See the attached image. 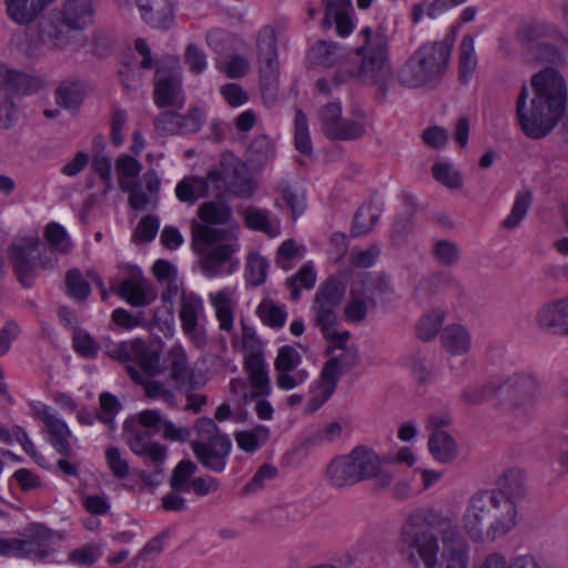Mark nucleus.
<instances>
[{"label": "nucleus", "mask_w": 568, "mask_h": 568, "mask_svg": "<svg viewBox=\"0 0 568 568\" xmlns=\"http://www.w3.org/2000/svg\"><path fill=\"white\" fill-rule=\"evenodd\" d=\"M538 326L554 334H568V297L542 305L537 312Z\"/></svg>", "instance_id": "nucleus-25"}, {"label": "nucleus", "mask_w": 568, "mask_h": 568, "mask_svg": "<svg viewBox=\"0 0 568 568\" xmlns=\"http://www.w3.org/2000/svg\"><path fill=\"white\" fill-rule=\"evenodd\" d=\"M34 416L45 426L49 435L48 442L54 450L63 457H71L73 449L71 445L72 433L67 423L54 414L47 405H40L34 410Z\"/></svg>", "instance_id": "nucleus-22"}, {"label": "nucleus", "mask_w": 568, "mask_h": 568, "mask_svg": "<svg viewBox=\"0 0 568 568\" xmlns=\"http://www.w3.org/2000/svg\"><path fill=\"white\" fill-rule=\"evenodd\" d=\"M55 0H4L8 18L19 24L29 26Z\"/></svg>", "instance_id": "nucleus-27"}, {"label": "nucleus", "mask_w": 568, "mask_h": 568, "mask_svg": "<svg viewBox=\"0 0 568 568\" xmlns=\"http://www.w3.org/2000/svg\"><path fill=\"white\" fill-rule=\"evenodd\" d=\"M459 80L467 83L477 67V55L474 47V38L470 34L463 37L459 45Z\"/></svg>", "instance_id": "nucleus-45"}, {"label": "nucleus", "mask_w": 568, "mask_h": 568, "mask_svg": "<svg viewBox=\"0 0 568 568\" xmlns=\"http://www.w3.org/2000/svg\"><path fill=\"white\" fill-rule=\"evenodd\" d=\"M248 152L252 161L263 164L273 158L274 146L267 135H257L252 141Z\"/></svg>", "instance_id": "nucleus-63"}, {"label": "nucleus", "mask_w": 568, "mask_h": 568, "mask_svg": "<svg viewBox=\"0 0 568 568\" xmlns=\"http://www.w3.org/2000/svg\"><path fill=\"white\" fill-rule=\"evenodd\" d=\"M342 352L338 355L331 357L323 366L322 374L334 379L338 384L341 376L354 368L359 356L355 348H341Z\"/></svg>", "instance_id": "nucleus-38"}, {"label": "nucleus", "mask_w": 568, "mask_h": 568, "mask_svg": "<svg viewBox=\"0 0 568 568\" xmlns=\"http://www.w3.org/2000/svg\"><path fill=\"white\" fill-rule=\"evenodd\" d=\"M224 186V175L217 169H212L205 176L183 178L175 186V195L181 202L194 204L201 197L222 193Z\"/></svg>", "instance_id": "nucleus-17"}, {"label": "nucleus", "mask_w": 568, "mask_h": 568, "mask_svg": "<svg viewBox=\"0 0 568 568\" xmlns=\"http://www.w3.org/2000/svg\"><path fill=\"white\" fill-rule=\"evenodd\" d=\"M428 448L432 456L439 463L447 464L457 456V444L445 430H436L429 436Z\"/></svg>", "instance_id": "nucleus-41"}, {"label": "nucleus", "mask_w": 568, "mask_h": 568, "mask_svg": "<svg viewBox=\"0 0 568 568\" xmlns=\"http://www.w3.org/2000/svg\"><path fill=\"white\" fill-rule=\"evenodd\" d=\"M143 20L152 28L168 30L174 13L171 0H135Z\"/></svg>", "instance_id": "nucleus-28"}, {"label": "nucleus", "mask_w": 568, "mask_h": 568, "mask_svg": "<svg viewBox=\"0 0 568 568\" xmlns=\"http://www.w3.org/2000/svg\"><path fill=\"white\" fill-rule=\"evenodd\" d=\"M321 131L329 140L352 141L366 134V125L361 119H345L338 102H329L318 112Z\"/></svg>", "instance_id": "nucleus-13"}, {"label": "nucleus", "mask_w": 568, "mask_h": 568, "mask_svg": "<svg viewBox=\"0 0 568 568\" xmlns=\"http://www.w3.org/2000/svg\"><path fill=\"white\" fill-rule=\"evenodd\" d=\"M241 325L244 363L263 359V344L257 337L255 329L246 325L243 321L241 322Z\"/></svg>", "instance_id": "nucleus-52"}, {"label": "nucleus", "mask_w": 568, "mask_h": 568, "mask_svg": "<svg viewBox=\"0 0 568 568\" xmlns=\"http://www.w3.org/2000/svg\"><path fill=\"white\" fill-rule=\"evenodd\" d=\"M44 239L50 246L47 248L53 254L54 252L68 254L72 248V242L69 234L65 229L57 222H50L45 226Z\"/></svg>", "instance_id": "nucleus-48"}, {"label": "nucleus", "mask_w": 568, "mask_h": 568, "mask_svg": "<svg viewBox=\"0 0 568 568\" xmlns=\"http://www.w3.org/2000/svg\"><path fill=\"white\" fill-rule=\"evenodd\" d=\"M128 374L138 384H140L148 397L160 399L169 405H173L175 396L172 390L168 389L160 382L153 381L151 377L143 375L138 367L133 365L126 366Z\"/></svg>", "instance_id": "nucleus-40"}, {"label": "nucleus", "mask_w": 568, "mask_h": 568, "mask_svg": "<svg viewBox=\"0 0 568 568\" xmlns=\"http://www.w3.org/2000/svg\"><path fill=\"white\" fill-rule=\"evenodd\" d=\"M499 402L511 407L532 405L539 396V384L529 374H514L507 381L498 383Z\"/></svg>", "instance_id": "nucleus-18"}, {"label": "nucleus", "mask_w": 568, "mask_h": 568, "mask_svg": "<svg viewBox=\"0 0 568 568\" xmlns=\"http://www.w3.org/2000/svg\"><path fill=\"white\" fill-rule=\"evenodd\" d=\"M363 33L366 47L357 49V53L365 52L359 77L364 83L375 85L377 98L384 101L388 90L394 85V74L388 60L389 39L382 29L374 33L371 28H365Z\"/></svg>", "instance_id": "nucleus-7"}, {"label": "nucleus", "mask_w": 568, "mask_h": 568, "mask_svg": "<svg viewBox=\"0 0 568 568\" xmlns=\"http://www.w3.org/2000/svg\"><path fill=\"white\" fill-rule=\"evenodd\" d=\"M65 285L68 294L77 301L87 300L91 293L89 282L82 277L81 272L77 268L67 272Z\"/></svg>", "instance_id": "nucleus-56"}, {"label": "nucleus", "mask_w": 568, "mask_h": 568, "mask_svg": "<svg viewBox=\"0 0 568 568\" xmlns=\"http://www.w3.org/2000/svg\"><path fill=\"white\" fill-rule=\"evenodd\" d=\"M138 423L155 432L162 429V436L170 442H187L191 437L189 427H176L171 420L163 418L156 409H145L138 414Z\"/></svg>", "instance_id": "nucleus-26"}, {"label": "nucleus", "mask_w": 568, "mask_h": 568, "mask_svg": "<svg viewBox=\"0 0 568 568\" xmlns=\"http://www.w3.org/2000/svg\"><path fill=\"white\" fill-rule=\"evenodd\" d=\"M216 199L204 202L197 210L200 221L191 222V236L193 237V227L195 224H205L209 227L217 225H227L232 221V210L221 197V193L212 194Z\"/></svg>", "instance_id": "nucleus-29"}, {"label": "nucleus", "mask_w": 568, "mask_h": 568, "mask_svg": "<svg viewBox=\"0 0 568 568\" xmlns=\"http://www.w3.org/2000/svg\"><path fill=\"white\" fill-rule=\"evenodd\" d=\"M473 568H541L531 555L508 557L506 554L491 550L485 554Z\"/></svg>", "instance_id": "nucleus-34"}, {"label": "nucleus", "mask_w": 568, "mask_h": 568, "mask_svg": "<svg viewBox=\"0 0 568 568\" xmlns=\"http://www.w3.org/2000/svg\"><path fill=\"white\" fill-rule=\"evenodd\" d=\"M246 225L268 236H277L281 232V225L277 220H271L270 212L267 210L250 207L245 212Z\"/></svg>", "instance_id": "nucleus-44"}, {"label": "nucleus", "mask_w": 568, "mask_h": 568, "mask_svg": "<svg viewBox=\"0 0 568 568\" xmlns=\"http://www.w3.org/2000/svg\"><path fill=\"white\" fill-rule=\"evenodd\" d=\"M440 542L439 556L435 552L426 568H468L469 545L453 519L446 524Z\"/></svg>", "instance_id": "nucleus-12"}, {"label": "nucleus", "mask_w": 568, "mask_h": 568, "mask_svg": "<svg viewBox=\"0 0 568 568\" xmlns=\"http://www.w3.org/2000/svg\"><path fill=\"white\" fill-rule=\"evenodd\" d=\"M224 236L225 231L217 227H209L205 224H195L193 227L191 246L199 256L200 267L205 277L230 274L239 264L232 263L235 245L222 242Z\"/></svg>", "instance_id": "nucleus-6"}, {"label": "nucleus", "mask_w": 568, "mask_h": 568, "mask_svg": "<svg viewBox=\"0 0 568 568\" xmlns=\"http://www.w3.org/2000/svg\"><path fill=\"white\" fill-rule=\"evenodd\" d=\"M116 293L134 307L148 306L156 298L155 291L138 267L132 268L130 275L120 282Z\"/></svg>", "instance_id": "nucleus-23"}, {"label": "nucleus", "mask_w": 568, "mask_h": 568, "mask_svg": "<svg viewBox=\"0 0 568 568\" xmlns=\"http://www.w3.org/2000/svg\"><path fill=\"white\" fill-rule=\"evenodd\" d=\"M154 103L159 108L174 106L183 108L185 97L182 89V81L175 75H164L158 78L154 88Z\"/></svg>", "instance_id": "nucleus-30"}, {"label": "nucleus", "mask_w": 568, "mask_h": 568, "mask_svg": "<svg viewBox=\"0 0 568 568\" xmlns=\"http://www.w3.org/2000/svg\"><path fill=\"white\" fill-rule=\"evenodd\" d=\"M143 179L144 185L120 178L119 186L129 193L128 202L133 210H154L159 204L160 179L155 172H146Z\"/></svg>", "instance_id": "nucleus-21"}, {"label": "nucleus", "mask_w": 568, "mask_h": 568, "mask_svg": "<svg viewBox=\"0 0 568 568\" xmlns=\"http://www.w3.org/2000/svg\"><path fill=\"white\" fill-rule=\"evenodd\" d=\"M440 342L444 349L454 356H462L471 347V335L459 324L447 325L440 332Z\"/></svg>", "instance_id": "nucleus-35"}, {"label": "nucleus", "mask_w": 568, "mask_h": 568, "mask_svg": "<svg viewBox=\"0 0 568 568\" xmlns=\"http://www.w3.org/2000/svg\"><path fill=\"white\" fill-rule=\"evenodd\" d=\"M275 192L277 194L275 205L277 207L287 206L291 210L293 221H296L305 212L306 195L296 184L287 179H282L278 181Z\"/></svg>", "instance_id": "nucleus-31"}, {"label": "nucleus", "mask_w": 568, "mask_h": 568, "mask_svg": "<svg viewBox=\"0 0 568 568\" xmlns=\"http://www.w3.org/2000/svg\"><path fill=\"white\" fill-rule=\"evenodd\" d=\"M531 92L523 84L516 100V119L529 139L547 136L559 123L567 108L568 90L564 77L552 68L532 75Z\"/></svg>", "instance_id": "nucleus-1"}, {"label": "nucleus", "mask_w": 568, "mask_h": 568, "mask_svg": "<svg viewBox=\"0 0 568 568\" xmlns=\"http://www.w3.org/2000/svg\"><path fill=\"white\" fill-rule=\"evenodd\" d=\"M165 362L176 389L196 381L194 372L187 366L186 354L181 347H172L168 352Z\"/></svg>", "instance_id": "nucleus-36"}, {"label": "nucleus", "mask_w": 568, "mask_h": 568, "mask_svg": "<svg viewBox=\"0 0 568 568\" xmlns=\"http://www.w3.org/2000/svg\"><path fill=\"white\" fill-rule=\"evenodd\" d=\"M316 282V273L310 264L303 265L298 272L286 280V288L290 292V297L293 301H297L301 296V287L311 290L314 287Z\"/></svg>", "instance_id": "nucleus-49"}, {"label": "nucleus", "mask_w": 568, "mask_h": 568, "mask_svg": "<svg viewBox=\"0 0 568 568\" xmlns=\"http://www.w3.org/2000/svg\"><path fill=\"white\" fill-rule=\"evenodd\" d=\"M453 44L449 37L422 44L399 69V83L413 89L436 85L448 68Z\"/></svg>", "instance_id": "nucleus-5"}, {"label": "nucleus", "mask_w": 568, "mask_h": 568, "mask_svg": "<svg viewBox=\"0 0 568 568\" xmlns=\"http://www.w3.org/2000/svg\"><path fill=\"white\" fill-rule=\"evenodd\" d=\"M124 440L131 452L138 456L146 457L149 463L154 467L153 474L146 471L140 473V478L144 483L158 484L159 477L162 476V466L166 460V447L152 442V437L156 433L152 428L143 427L140 423L136 425L133 420L126 419L123 424Z\"/></svg>", "instance_id": "nucleus-10"}, {"label": "nucleus", "mask_w": 568, "mask_h": 568, "mask_svg": "<svg viewBox=\"0 0 568 568\" xmlns=\"http://www.w3.org/2000/svg\"><path fill=\"white\" fill-rule=\"evenodd\" d=\"M257 314L263 323L272 328L283 327L286 320V312L284 308L271 303H262L257 307Z\"/></svg>", "instance_id": "nucleus-64"}, {"label": "nucleus", "mask_w": 568, "mask_h": 568, "mask_svg": "<svg viewBox=\"0 0 568 568\" xmlns=\"http://www.w3.org/2000/svg\"><path fill=\"white\" fill-rule=\"evenodd\" d=\"M493 493H499V499L509 500L516 506L517 500L526 494L525 474L517 468H509L497 480V489H490Z\"/></svg>", "instance_id": "nucleus-32"}, {"label": "nucleus", "mask_w": 568, "mask_h": 568, "mask_svg": "<svg viewBox=\"0 0 568 568\" xmlns=\"http://www.w3.org/2000/svg\"><path fill=\"white\" fill-rule=\"evenodd\" d=\"M530 203L531 195L529 193L518 194L516 196L510 214L503 222V226L509 230L517 227L521 220L526 216Z\"/></svg>", "instance_id": "nucleus-60"}, {"label": "nucleus", "mask_w": 568, "mask_h": 568, "mask_svg": "<svg viewBox=\"0 0 568 568\" xmlns=\"http://www.w3.org/2000/svg\"><path fill=\"white\" fill-rule=\"evenodd\" d=\"M85 83L78 79L62 81L54 91L58 105L67 110H78L83 101Z\"/></svg>", "instance_id": "nucleus-37"}, {"label": "nucleus", "mask_w": 568, "mask_h": 568, "mask_svg": "<svg viewBox=\"0 0 568 568\" xmlns=\"http://www.w3.org/2000/svg\"><path fill=\"white\" fill-rule=\"evenodd\" d=\"M196 438L190 445L197 462L213 473H223L232 449L229 435L221 434L210 417L197 418L194 423Z\"/></svg>", "instance_id": "nucleus-8"}, {"label": "nucleus", "mask_w": 568, "mask_h": 568, "mask_svg": "<svg viewBox=\"0 0 568 568\" xmlns=\"http://www.w3.org/2000/svg\"><path fill=\"white\" fill-rule=\"evenodd\" d=\"M102 556V548L97 544H85L69 552L68 561L79 566H91Z\"/></svg>", "instance_id": "nucleus-58"}, {"label": "nucleus", "mask_w": 568, "mask_h": 568, "mask_svg": "<svg viewBox=\"0 0 568 568\" xmlns=\"http://www.w3.org/2000/svg\"><path fill=\"white\" fill-rule=\"evenodd\" d=\"M345 284L336 278L328 277L322 282L315 293L312 311L315 326L325 337L335 336L337 308L345 295Z\"/></svg>", "instance_id": "nucleus-11"}, {"label": "nucleus", "mask_w": 568, "mask_h": 568, "mask_svg": "<svg viewBox=\"0 0 568 568\" xmlns=\"http://www.w3.org/2000/svg\"><path fill=\"white\" fill-rule=\"evenodd\" d=\"M381 212L373 205H364L354 215L351 234L354 237L366 235L376 225Z\"/></svg>", "instance_id": "nucleus-47"}, {"label": "nucleus", "mask_w": 568, "mask_h": 568, "mask_svg": "<svg viewBox=\"0 0 568 568\" xmlns=\"http://www.w3.org/2000/svg\"><path fill=\"white\" fill-rule=\"evenodd\" d=\"M444 321V313L435 310L425 314L416 325L417 336L422 341H429L436 336Z\"/></svg>", "instance_id": "nucleus-55"}, {"label": "nucleus", "mask_w": 568, "mask_h": 568, "mask_svg": "<svg viewBox=\"0 0 568 568\" xmlns=\"http://www.w3.org/2000/svg\"><path fill=\"white\" fill-rule=\"evenodd\" d=\"M268 268L267 260L261 254L254 252L248 254L245 266V278L253 285L258 286L266 280Z\"/></svg>", "instance_id": "nucleus-53"}, {"label": "nucleus", "mask_w": 568, "mask_h": 568, "mask_svg": "<svg viewBox=\"0 0 568 568\" xmlns=\"http://www.w3.org/2000/svg\"><path fill=\"white\" fill-rule=\"evenodd\" d=\"M93 12L91 0H64L39 24V39L29 45L28 55H41L42 47L65 50L73 42V33L84 30L90 23Z\"/></svg>", "instance_id": "nucleus-3"}, {"label": "nucleus", "mask_w": 568, "mask_h": 568, "mask_svg": "<svg viewBox=\"0 0 568 568\" xmlns=\"http://www.w3.org/2000/svg\"><path fill=\"white\" fill-rule=\"evenodd\" d=\"M99 403L102 413L98 414V419L101 423L110 426V428H113L114 417L121 409V403L114 395L110 393L100 394Z\"/></svg>", "instance_id": "nucleus-62"}, {"label": "nucleus", "mask_w": 568, "mask_h": 568, "mask_svg": "<svg viewBox=\"0 0 568 568\" xmlns=\"http://www.w3.org/2000/svg\"><path fill=\"white\" fill-rule=\"evenodd\" d=\"M308 55L314 63L332 67L344 57V49L334 42L323 40L311 48Z\"/></svg>", "instance_id": "nucleus-46"}, {"label": "nucleus", "mask_w": 568, "mask_h": 568, "mask_svg": "<svg viewBox=\"0 0 568 568\" xmlns=\"http://www.w3.org/2000/svg\"><path fill=\"white\" fill-rule=\"evenodd\" d=\"M336 387L337 383H335L334 379H329L321 373L320 379L316 384V390L307 403L306 412L314 413L320 409L334 394Z\"/></svg>", "instance_id": "nucleus-54"}, {"label": "nucleus", "mask_w": 568, "mask_h": 568, "mask_svg": "<svg viewBox=\"0 0 568 568\" xmlns=\"http://www.w3.org/2000/svg\"><path fill=\"white\" fill-rule=\"evenodd\" d=\"M257 60L260 65V81L264 94L271 99L275 97L278 80V63L275 31L265 26L261 29L256 40Z\"/></svg>", "instance_id": "nucleus-14"}, {"label": "nucleus", "mask_w": 568, "mask_h": 568, "mask_svg": "<svg viewBox=\"0 0 568 568\" xmlns=\"http://www.w3.org/2000/svg\"><path fill=\"white\" fill-rule=\"evenodd\" d=\"M495 397L499 399L498 383L483 382L466 386L458 400L464 406H478Z\"/></svg>", "instance_id": "nucleus-39"}, {"label": "nucleus", "mask_w": 568, "mask_h": 568, "mask_svg": "<svg viewBox=\"0 0 568 568\" xmlns=\"http://www.w3.org/2000/svg\"><path fill=\"white\" fill-rule=\"evenodd\" d=\"M139 364V371L149 377L158 375L161 373L160 367V354L148 347V345L143 342V347L139 354H136L135 361Z\"/></svg>", "instance_id": "nucleus-57"}, {"label": "nucleus", "mask_w": 568, "mask_h": 568, "mask_svg": "<svg viewBox=\"0 0 568 568\" xmlns=\"http://www.w3.org/2000/svg\"><path fill=\"white\" fill-rule=\"evenodd\" d=\"M232 290L223 288L209 295V300L215 311L220 328L225 332L233 329Z\"/></svg>", "instance_id": "nucleus-42"}, {"label": "nucleus", "mask_w": 568, "mask_h": 568, "mask_svg": "<svg viewBox=\"0 0 568 568\" xmlns=\"http://www.w3.org/2000/svg\"><path fill=\"white\" fill-rule=\"evenodd\" d=\"M23 558L44 560L51 555V544L61 540L62 535L40 523L26 526L20 532Z\"/></svg>", "instance_id": "nucleus-20"}, {"label": "nucleus", "mask_w": 568, "mask_h": 568, "mask_svg": "<svg viewBox=\"0 0 568 568\" xmlns=\"http://www.w3.org/2000/svg\"><path fill=\"white\" fill-rule=\"evenodd\" d=\"M452 518L429 509H416L407 514L398 538V549L412 565L422 560L427 567L435 552H439V540L446 524Z\"/></svg>", "instance_id": "nucleus-4"}, {"label": "nucleus", "mask_w": 568, "mask_h": 568, "mask_svg": "<svg viewBox=\"0 0 568 568\" xmlns=\"http://www.w3.org/2000/svg\"><path fill=\"white\" fill-rule=\"evenodd\" d=\"M530 203L531 195L529 193L518 194L516 196L510 214L503 222V226L509 230L517 227L521 220L526 216Z\"/></svg>", "instance_id": "nucleus-61"}, {"label": "nucleus", "mask_w": 568, "mask_h": 568, "mask_svg": "<svg viewBox=\"0 0 568 568\" xmlns=\"http://www.w3.org/2000/svg\"><path fill=\"white\" fill-rule=\"evenodd\" d=\"M268 437L270 430L265 426H258L252 430H243L235 434L237 446L247 453L256 452L267 442Z\"/></svg>", "instance_id": "nucleus-50"}, {"label": "nucleus", "mask_w": 568, "mask_h": 568, "mask_svg": "<svg viewBox=\"0 0 568 568\" xmlns=\"http://www.w3.org/2000/svg\"><path fill=\"white\" fill-rule=\"evenodd\" d=\"M43 82L40 78L23 71L12 69L0 61V91L11 95H31L36 93Z\"/></svg>", "instance_id": "nucleus-24"}, {"label": "nucleus", "mask_w": 568, "mask_h": 568, "mask_svg": "<svg viewBox=\"0 0 568 568\" xmlns=\"http://www.w3.org/2000/svg\"><path fill=\"white\" fill-rule=\"evenodd\" d=\"M349 454L333 458L326 469V480L336 488L355 485L358 481Z\"/></svg>", "instance_id": "nucleus-33"}, {"label": "nucleus", "mask_w": 568, "mask_h": 568, "mask_svg": "<svg viewBox=\"0 0 568 568\" xmlns=\"http://www.w3.org/2000/svg\"><path fill=\"white\" fill-rule=\"evenodd\" d=\"M516 517V506L499 499V493L480 490L468 499L462 521L470 540L490 544L515 527Z\"/></svg>", "instance_id": "nucleus-2"}, {"label": "nucleus", "mask_w": 568, "mask_h": 568, "mask_svg": "<svg viewBox=\"0 0 568 568\" xmlns=\"http://www.w3.org/2000/svg\"><path fill=\"white\" fill-rule=\"evenodd\" d=\"M295 146L303 154L308 155L312 153L307 119L302 110H296L295 112Z\"/></svg>", "instance_id": "nucleus-59"}, {"label": "nucleus", "mask_w": 568, "mask_h": 568, "mask_svg": "<svg viewBox=\"0 0 568 568\" xmlns=\"http://www.w3.org/2000/svg\"><path fill=\"white\" fill-rule=\"evenodd\" d=\"M244 368L248 374L252 386L254 387V390L250 394V398L270 395L271 385L268 369L264 358L246 362L244 363Z\"/></svg>", "instance_id": "nucleus-43"}, {"label": "nucleus", "mask_w": 568, "mask_h": 568, "mask_svg": "<svg viewBox=\"0 0 568 568\" xmlns=\"http://www.w3.org/2000/svg\"><path fill=\"white\" fill-rule=\"evenodd\" d=\"M8 256L18 281L24 287L32 286L38 268H52L57 264L55 255L39 239L13 244Z\"/></svg>", "instance_id": "nucleus-9"}, {"label": "nucleus", "mask_w": 568, "mask_h": 568, "mask_svg": "<svg viewBox=\"0 0 568 568\" xmlns=\"http://www.w3.org/2000/svg\"><path fill=\"white\" fill-rule=\"evenodd\" d=\"M554 33V28L541 22H529L518 30V38L532 60H540L551 64L564 63L562 54L546 40Z\"/></svg>", "instance_id": "nucleus-15"}, {"label": "nucleus", "mask_w": 568, "mask_h": 568, "mask_svg": "<svg viewBox=\"0 0 568 568\" xmlns=\"http://www.w3.org/2000/svg\"><path fill=\"white\" fill-rule=\"evenodd\" d=\"M204 317V304L202 298L193 292L183 291L179 301V318L185 336L197 348L206 345V332L201 325Z\"/></svg>", "instance_id": "nucleus-16"}, {"label": "nucleus", "mask_w": 568, "mask_h": 568, "mask_svg": "<svg viewBox=\"0 0 568 568\" xmlns=\"http://www.w3.org/2000/svg\"><path fill=\"white\" fill-rule=\"evenodd\" d=\"M354 469L358 481L375 479L376 485L386 488L393 481V474L383 469V457H381L373 448L358 445L349 453Z\"/></svg>", "instance_id": "nucleus-19"}, {"label": "nucleus", "mask_w": 568, "mask_h": 568, "mask_svg": "<svg viewBox=\"0 0 568 568\" xmlns=\"http://www.w3.org/2000/svg\"><path fill=\"white\" fill-rule=\"evenodd\" d=\"M196 470L197 466L192 460H181L172 471L170 487L175 491L190 493V481Z\"/></svg>", "instance_id": "nucleus-51"}]
</instances>
